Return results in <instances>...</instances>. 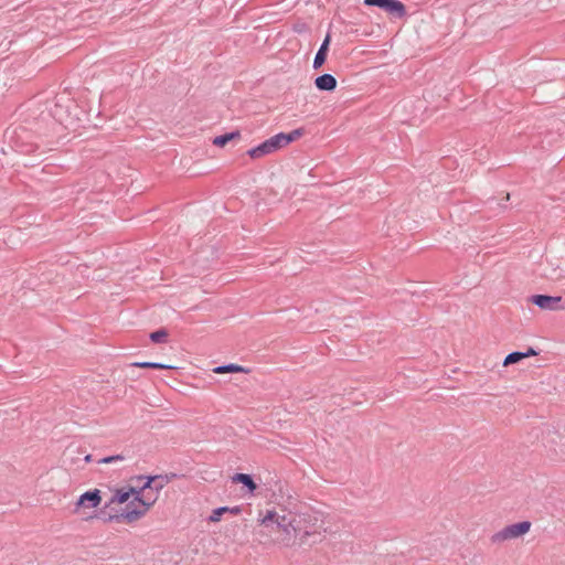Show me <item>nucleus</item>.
Here are the masks:
<instances>
[{
  "mask_svg": "<svg viewBox=\"0 0 565 565\" xmlns=\"http://www.w3.org/2000/svg\"><path fill=\"white\" fill-rule=\"evenodd\" d=\"M214 372L217 374L238 373V372H245V369L237 364H226V365H221V366L215 367Z\"/></svg>",
  "mask_w": 565,
  "mask_h": 565,
  "instance_id": "obj_16",
  "label": "nucleus"
},
{
  "mask_svg": "<svg viewBox=\"0 0 565 565\" xmlns=\"http://www.w3.org/2000/svg\"><path fill=\"white\" fill-rule=\"evenodd\" d=\"M233 481L234 482H239V483L244 484L246 488H248V490L250 492H253L257 488V486L254 482L253 478L249 475H246V473H236V475H234Z\"/></svg>",
  "mask_w": 565,
  "mask_h": 565,
  "instance_id": "obj_14",
  "label": "nucleus"
},
{
  "mask_svg": "<svg viewBox=\"0 0 565 565\" xmlns=\"http://www.w3.org/2000/svg\"><path fill=\"white\" fill-rule=\"evenodd\" d=\"M232 513H238L239 512V508H234V509H231L230 510Z\"/></svg>",
  "mask_w": 565,
  "mask_h": 565,
  "instance_id": "obj_24",
  "label": "nucleus"
},
{
  "mask_svg": "<svg viewBox=\"0 0 565 565\" xmlns=\"http://www.w3.org/2000/svg\"><path fill=\"white\" fill-rule=\"evenodd\" d=\"M305 516L296 514H279L276 511H265L259 513L258 530L266 536L280 540L286 545L294 541L295 533L301 530V522Z\"/></svg>",
  "mask_w": 565,
  "mask_h": 565,
  "instance_id": "obj_1",
  "label": "nucleus"
},
{
  "mask_svg": "<svg viewBox=\"0 0 565 565\" xmlns=\"http://www.w3.org/2000/svg\"><path fill=\"white\" fill-rule=\"evenodd\" d=\"M296 516H305L306 519L301 522V530L297 531L294 536V540H299L300 545L307 544L310 536H320L326 531L317 512H302L296 514Z\"/></svg>",
  "mask_w": 565,
  "mask_h": 565,
  "instance_id": "obj_3",
  "label": "nucleus"
},
{
  "mask_svg": "<svg viewBox=\"0 0 565 565\" xmlns=\"http://www.w3.org/2000/svg\"><path fill=\"white\" fill-rule=\"evenodd\" d=\"M364 4L379 7L395 19H403L407 14L404 3L398 0H364Z\"/></svg>",
  "mask_w": 565,
  "mask_h": 565,
  "instance_id": "obj_5",
  "label": "nucleus"
},
{
  "mask_svg": "<svg viewBox=\"0 0 565 565\" xmlns=\"http://www.w3.org/2000/svg\"><path fill=\"white\" fill-rule=\"evenodd\" d=\"M315 85L319 90L331 92L337 87V79L331 74H323L315 79Z\"/></svg>",
  "mask_w": 565,
  "mask_h": 565,
  "instance_id": "obj_10",
  "label": "nucleus"
},
{
  "mask_svg": "<svg viewBox=\"0 0 565 565\" xmlns=\"http://www.w3.org/2000/svg\"><path fill=\"white\" fill-rule=\"evenodd\" d=\"M168 338V332L164 329H159L152 333H150V339L154 343L166 342Z\"/></svg>",
  "mask_w": 565,
  "mask_h": 565,
  "instance_id": "obj_19",
  "label": "nucleus"
},
{
  "mask_svg": "<svg viewBox=\"0 0 565 565\" xmlns=\"http://www.w3.org/2000/svg\"><path fill=\"white\" fill-rule=\"evenodd\" d=\"M131 494L137 495V491L134 488H130L128 490L119 489L116 491L115 495L111 498L110 503H125L128 502Z\"/></svg>",
  "mask_w": 565,
  "mask_h": 565,
  "instance_id": "obj_13",
  "label": "nucleus"
},
{
  "mask_svg": "<svg viewBox=\"0 0 565 565\" xmlns=\"http://www.w3.org/2000/svg\"><path fill=\"white\" fill-rule=\"evenodd\" d=\"M139 479H145V477L140 476ZM147 481L141 487V491L150 490L154 491V493L159 494L160 490L168 483V480L163 476H152L146 477Z\"/></svg>",
  "mask_w": 565,
  "mask_h": 565,
  "instance_id": "obj_8",
  "label": "nucleus"
},
{
  "mask_svg": "<svg viewBox=\"0 0 565 565\" xmlns=\"http://www.w3.org/2000/svg\"><path fill=\"white\" fill-rule=\"evenodd\" d=\"M239 137H241V134L237 130L228 132V134H224V135L215 137L213 139V145L217 146V147H224L231 140H234V139L239 138Z\"/></svg>",
  "mask_w": 565,
  "mask_h": 565,
  "instance_id": "obj_15",
  "label": "nucleus"
},
{
  "mask_svg": "<svg viewBox=\"0 0 565 565\" xmlns=\"http://www.w3.org/2000/svg\"><path fill=\"white\" fill-rule=\"evenodd\" d=\"M330 41H331V36H330V34H327V36L324 38L322 44L320 45V47L315 56V60H313V68L315 70L320 68L324 64V62L327 60Z\"/></svg>",
  "mask_w": 565,
  "mask_h": 565,
  "instance_id": "obj_11",
  "label": "nucleus"
},
{
  "mask_svg": "<svg viewBox=\"0 0 565 565\" xmlns=\"http://www.w3.org/2000/svg\"><path fill=\"white\" fill-rule=\"evenodd\" d=\"M530 521H522L504 526L502 530L493 533L490 542L493 545H500L507 541H512L522 537L531 530Z\"/></svg>",
  "mask_w": 565,
  "mask_h": 565,
  "instance_id": "obj_4",
  "label": "nucleus"
},
{
  "mask_svg": "<svg viewBox=\"0 0 565 565\" xmlns=\"http://www.w3.org/2000/svg\"><path fill=\"white\" fill-rule=\"evenodd\" d=\"M132 365L138 366V367L159 369V370L174 369V366H171L168 364H162V363H157V362H139V363H134Z\"/></svg>",
  "mask_w": 565,
  "mask_h": 565,
  "instance_id": "obj_17",
  "label": "nucleus"
},
{
  "mask_svg": "<svg viewBox=\"0 0 565 565\" xmlns=\"http://www.w3.org/2000/svg\"><path fill=\"white\" fill-rule=\"evenodd\" d=\"M230 511V509L227 507H222V508H217L215 509L212 514L210 515V521L212 522H217L220 521V518L221 515L224 513V512H227Z\"/></svg>",
  "mask_w": 565,
  "mask_h": 565,
  "instance_id": "obj_20",
  "label": "nucleus"
},
{
  "mask_svg": "<svg viewBox=\"0 0 565 565\" xmlns=\"http://www.w3.org/2000/svg\"><path fill=\"white\" fill-rule=\"evenodd\" d=\"M100 503V492L95 489L83 493L77 500V507L96 508Z\"/></svg>",
  "mask_w": 565,
  "mask_h": 565,
  "instance_id": "obj_9",
  "label": "nucleus"
},
{
  "mask_svg": "<svg viewBox=\"0 0 565 565\" xmlns=\"http://www.w3.org/2000/svg\"><path fill=\"white\" fill-rule=\"evenodd\" d=\"M303 134H305V129L298 128L288 134L279 132V134H277V136H278L280 143L284 148V147L288 146L289 143L299 139Z\"/></svg>",
  "mask_w": 565,
  "mask_h": 565,
  "instance_id": "obj_12",
  "label": "nucleus"
},
{
  "mask_svg": "<svg viewBox=\"0 0 565 565\" xmlns=\"http://www.w3.org/2000/svg\"><path fill=\"white\" fill-rule=\"evenodd\" d=\"M282 146L280 143V140L277 135L270 137L269 139L265 140L257 147H254L247 151V154L252 159H259L267 154L274 153L281 149Z\"/></svg>",
  "mask_w": 565,
  "mask_h": 565,
  "instance_id": "obj_6",
  "label": "nucleus"
},
{
  "mask_svg": "<svg viewBox=\"0 0 565 565\" xmlns=\"http://www.w3.org/2000/svg\"><path fill=\"white\" fill-rule=\"evenodd\" d=\"M121 460H124V456L116 455V456H109V457L102 458L99 460V462L100 463H111V462L121 461Z\"/></svg>",
  "mask_w": 565,
  "mask_h": 565,
  "instance_id": "obj_21",
  "label": "nucleus"
},
{
  "mask_svg": "<svg viewBox=\"0 0 565 565\" xmlns=\"http://www.w3.org/2000/svg\"><path fill=\"white\" fill-rule=\"evenodd\" d=\"M531 301L544 310H557L559 309V303L562 301V297L559 296H547V295H534L531 298Z\"/></svg>",
  "mask_w": 565,
  "mask_h": 565,
  "instance_id": "obj_7",
  "label": "nucleus"
},
{
  "mask_svg": "<svg viewBox=\"0 0 565 565\" xmlns=\"http://www.w3.org/2000/svg\"><path fill=\"white\" fill-rule=\"evenodd\" d=\"M157 499L158 494L154 493V491L146 490L143 492L140 489L137 491V495H135V498L128 502L126 509L121 513L109 515L108 520H115L117 522L126 521L128 523H132L142 518L150 509V507L154 504Z\"/></svg>",
  "mask_w": 565,
  "mask_h": 565,
  "instance_id": "obj_2",
  "label": "nucleus"
},
{
  "mask_svg": "<svg viewBox=\"0 0 565 565\" xmlns=\"http://www.w3.org/2000/svg\"><path fill=\"white\" fill-rule=\"evenodd\" d=\"M526 358V354H523V352H512L508 354L503 361V365H510L520 362L522 359Z\"/></svg>",
  "mask_w": 565,
  "mask_h": 565,
  "instance_id": "obj_18",
  "label": "nucleus"
},
{
  "mask_svg": "<svg viewBox=\"0 0 565 565\" xmlns=\"http://www.w3.org/2000/svg\"><path fill=\"white\" fill-rule=\"evenodd\" d=\"M523 354H526V358H527V356L536 355L537 352L534 349L530 348L526 352H523Z\"/></svg>",
  "mask_w": 565,
  "mask_h": 565,
  "instance_id": "obj_22",
  "label": "nucleus"
},
{
  "mask_svg": "<svg viewBox=\"0 0 565 565\" xmlns=\"http://www.w3.org/2000/svg\"><path fill=\"white\" fill-rule=\"evenodd\" d=\"M85 460H86V461H89V460H90V456H89V455H88V456H86Z\"/></svg>",
  "mask_w": 565,
  "mask_h": 565,
  "instance_id": "obj_25",
  "label": "nucleus"
},
{
  "mask_svg": "<svg viewBox=\"0 0 565 565\" xmlns=\"http://www.w3.org/2000/svg\"><path fill=\"white\" fill-rule=\"evenodd\" d=\"M554 273H556V269H554ZM551 276H552V278H555V279H559L562 277V275H556V274L551 275Z\"/></svg>",
  "mask_w": 565,
  "mask_h": 565,
  "instance_id": "obj_23",
  "label": "nucleus"
}]
</instances>
